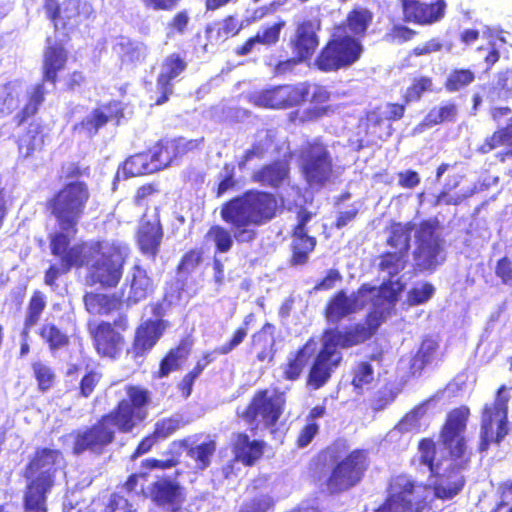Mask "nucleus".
<instances>
[{
	"mask_svg": "<svg viewBox=\"0 0 512 512\" xmlns=\"http://www.w3.org/2000/svg\"><path fill=\"white\" fill-rule=\"evenodd\" d=\"M418 451L420 453V463L425 465L431 474L437 470L436 460V443L430 437H424L418 442Z\"/></svg>",
	"mask_w": 512,
	"mask_h": 512,
	"instance_id": "nucleus-59",
	"label": "nucleus"
},
{
	"mask_svg": "<svg viewBox=\"0 0 512 512\" xmlns=\"http://www.w3.org/2000/svg\"><path fill=\"white\" fill-rule=\"evenodd\" d=\"M68 42V37L61 40L50 36L46 38L42 57L41 82L34 84L26 93L25 103L12 117L15 126L24 124L38 114L47 93L44 83L55 85L59 81V73L65 69L69 58Z\"/></svg>",
	"mask_w": 512,
	"mask_h": 512,
	"instance_id": "nucleus-7",
	"label": "nucleus"
},
{
	"mask_svg": "<svg viewBox=\"0 0 512 512\" xmlns=\"http://www.w3.org/2000/svg\"><path fill=\"white\" fill-rule=\"evenodd\" d=\"M458 105L453 101H444L432 107L422 119L420 125L424 128L455 122L458 118Z\"/></svg>",
	"mask_w": 512,
	"mask_h": 512,
	"instance_id": "nucleus-42",
	"label": "nucleus"
},
{
	"mask_svg": "<svg viewBox=\"0 0 512 512\" xmlns=\"http://www.w3.org/2000/svg\"><path fill=\"white\" fill-rule=\"evenodd\" d=\"M276 196L267 191L249 189L241 195L225 201L220 208L221 219L231 226L211 225L205 235L214 246L215 254L228 253L234 244L251 243L257 238V231L252 227L270 222L277 214Z\"/></svg>",
	"mask_w": 512,
	"mask_h": 512,
	"instance_id": "nucleus-2",
	"label": "nucleus"
},
{
	"mask_svg": "<svg viewBox=\"0 0 512 512\" xmlns=\"http://www.w3.org/2000/svg\"><path fill=\"white\" fill-rule=\"evenodd\" d=\"M315 59L321 72H336L356 63L363 52L361 42L350 34H332Z\"/></svg>",
	"mask_w": 512,
	"mask_h": 512,
	"instance_id": "nucleus-12",
	"label": "nucleus"
},
{
	"mask_svg": "<svg viewBox=\"0 0 512 512\" xmlns=\"http://www.w3.org/2000/svg\"><path fill=\"white\" fill-rule=\"evenodd\" d=\"M43 8L55 28L78 24L91 12V5L84 0H64L61 5L57 0H44Z\"/></svg>",
	"mask_w": 512,
	"mask_h": 512,
	"instance_id": "nucleus-21",
	"label": "nucleus"
},
{
	"mask_svg": "<svg viewBox=\"0 0 512 512\" xmlns=\"http://www.w3.org/2000/svg\"><path fill=\"white\" fill-rule=\"evenodd\" d=\"M128 327V316L119 314L112 323L101 321L91 329L90 336L97 355L110 360L118 359L125 345V337L121 332Z\"/></svg>",
	"mask_w": 512,
	"mask_h": 512,
	"instance_id": "nucleus-16",
	"label": "nucleus"
},
{
	"mask_svg": "<svg viewBox=\"0 0 512 512\" xmlns=\"http://www.w3.org/2000/svg\"><path fill=\"white\" fill-rule=\"evenodd\" d=\"M319 45L317 34H296L291 41L292 52L300 62L312 57Z\"/></svg>",
	"mask_w": 512,
	"mask_h": 512,
	"instance_id": "nucleus-49",
	"label": "nucleus"
},
{
	"mask_svg": "<svg viewBox=\"0 0 512 512\" xmlns=\"http://www.w3.org/2000/svg\"><path fill=\"white\" fill-rule=\"evenodd\" d=\"M45 308H46L45 294L40 290H34L29 299V302L27 305L26 316H25L24 323H23L22 334L24 336H27L30 329L39 322L41 315L44 312Z\"/></svg>",
	"mask_w": 512,
	"mask_h": 512,
	"instance_id": "nucleus-47",
	"label": "nucleus"
},
{
	"mask_svg": "<svg viewBox=\"0 0 512 512\" xmlns=\"http://www.w3.org/2000/svg\"><path fill=\"white\" fill-rule=\"evenodd\" d=\"M34 117L35 116L24 123V125H27L16 139L18 153L23 158L32 157L45 146V139L47 137L46 125L40 120H34ZM19 127H21V125Z\"/></svg>",
	"mask_w": 512,
	"mask_h": 512,
	"instance_id": "nucleus-26",
	"label": "nucleus"
},
{
	"mask_svg": "<svg viewBox=\"0 0 512 512\" xmlns=\"http://www.w3.org/2000/svg\"><path fill=\"white\" fill-rule=\"evenodd\" d=\"M183 426L184 422L181 419L177 417H165L154 424L152 434L158 441L165 440L175 434Z\"/></svg>",
	"mask_w": 512,
	"mask_h": 512,
	"instance_id": "nucleus-57",
	"label": "nucleus"
},
{
	"mask_svg": "<svg viewBox=\"0 0 512 512\" xmlns=\"http://www.w3.org/2000/svg\"><path fill=\"white\" fill-rule=\"evenodd\" d=\"M203 261V251L200 248H192L186 251L176 266V272L182 275H190Z\"/></svg>",
	"mask_w": 512,
	"mask_h": 512,
	"instance_id": "nucleus-58",
	"label": "nucleus"
},
{
	"mask_svg": "<svg viewBox=\"0 0 512 512\" xmlns=\"http://www.w3.org/2000/svg\"><path fill=\"white\" fill-rule=\"evenodd\" d=\"M154 290L153 279L140 264H134L127 273L120 289L126 306L136 305L148 298Z\"/></svg>",
	"mask_w": 512,
	"mask_h": 512,
	"instance_id": "nucleus-22",
	"label": "nucleus"
},
{
	"mask_svg": "<svg viewBox=\"0 0 512 512\" xmlns=\"http://www.w3.org/2000/svg\"><path fill=\"white\" fill-rule=\"evenodd\" d=\"M404 18L420 25L440 21L445 15L446 2L436 0L433 3H423L420 0H400Z\"/></svg>",
	"mask_w": 512,
	"mask_h": 512,
	"instance_id": "nucleus-25",
	"label": "nucleus"
},
{
	"mask_svg": "<svg viewBox=\"0 0 512 512\" xmlns=\"http://www.w3.org/2000/svg\"><path fill=\"white\" fill-rule=\"evenodd\" d=\"M312 219V213L305 208L297 212V223L291 230V255L289 263L292 266L305 265L309 255L315 250L317 240L308 235L307 224Z\"/></svg>",
	"mask_w": 512,
	"mask_h": 512,
	"instance_id": "nucleus-20",
	"label": "nucleus"
},
{
	"mask_svg": "<svg viewBox=\"0 0 512 512\" xmlns=\"http://www.w3.org/2000/svg\"><path fill=\"white\" fill-rule=\"evenodd\" d=\"M216 451V442L209 440L187 450V455L196 463L199 470H205L211 463V457Z\"/></svg>",
	"mask_w": 512,
	"mask_h": 512,
	"instance_id": "nucleus-51",
	"label": "nucleus"
},
{
	"mask_svg": "<svg viewBox=\"0 0 512 512\" xmlns=\"http://www.w3.org/2000/svg\"><path fill=\"white\" fill-rule=\"evenodd\" d=\"M435 293V287L429 283L424 282L420 287H412L406 297V303L409 306H418L428 302Z\"/></svg>",
	"mask_w": 512,
	"mask_h": 512,
	"instance_id": "nucleus-62",
	"label": "nucleus"
},
{
	"mask_svg": "<svg viewBox=\"0 0 512 512\" xmlns=\"http://www.w3.org/2000/svg\"><path fill=\"white\" fill-rule=\"evenodd\" d=\"M492 94L495 99H503L506 100L512 95V70L506 69L504 71H500L497 74L496 83L492 88Z\"/></svg>",
	"mask_w": 512,
	"mask_h": 512,
	"instance_id": "nucleus-60",
	"label": "nucleus"
},
{
	"mask_svg": "<svg viewBox=\"0 0 512 512\" xmlns=\"http://www.w3.org/2000/svg\"><path fill=\"white\" fill-rule=\"evenodd\" d=\"M475 80L472 70L466 68L453 69L447 76L444 87L448 92H457L469 86Z\"/></svg>",
	"mask_w": 512,
	"mask_h": 512,
	"instance_id": "nucleus-54",
	"label": "nucleus"
},
{
	"mask_svg": "<svg viewBox=\"0 0 512 512\" xmlns=\"http://www.w3.org/2000/svg\"><path fill=\"white\" fill-rule=\"evenodd\" d=\"M192 350V340L189 337L182 338L174 347H171L159 362L158 369L153 372L154 379H162L170 373L179 370L188 359Z\"/></svg>",
	"mask_w": 512,
	"mask_h": 512,
	"instance_id": "nucleus-31",
	"label": "nucleus"
},
{
	"mask_svg": "<svg viewBox=\"0 0 512 512\" xmlns=\"http://www.w3.org/2000/svg\"><path fill=\"white\" fill-rule=\"evenodd\" d=\"M314 337H310L297 350L289 353L284 363L280 365L281 377L285 381L295 382L300 379L307 365L309 355L307 350L315 346Z\"/></svg>",
	"mask_w": 512,
	"mask_h": 512,
	"instance_id": "nucleus-36",
	"label": "nucleus"
},
{
	"mask_svg": "<svg viewBox=\"0 0 512 512\" xmlns=\"http://www.w3.org/2000/svg\"><path fill=\"white\" fill-rule=\"evenodd\" d=\"M286 407V396L283 391L261 388L254 392L246 407L237 412L245 424L249 426L252 435H257L260 429L276 431L275 426L282 417Z\"/></svg>",
	"mask_w": 512,
	"mask_h": 512,
	"instance_id": "nucleus-8",
	"label": "nucleus"
},
{
	"mask_svg": "<svg viewBox=\"0 0 512 512\" xmlns=\"http://www.w3.org/2000/svg\"><path fill=\"white\" fill-rule=\"evenodd\" d=\"M166 332V323L146 319L136 328L130 348L133 359L148 355Z\"/></svg>",
	"mask_w": 512,
	"mask_h": 512,
	"instance_id": "nucleus-23",
	"label": "nucleus"
},
{
	"mask_svg": "<svg viewBox=\"0 0 512 512\" xmlns=\"http://www.w3.org/2000/svg\"><path fill=\"white\" fill-rule=\"evenodd\" d=\"M507 390L505 385H501L495 395L492 403L483 406L480 420V440L478 443V452H486L492 443L500 445L509 433L508 421V403L509 396L504 395Z\"/></svg>",
	"mask_w": 512,
	"mask_h": 512,
	"instance_id": "nucleus-10",
	"label": "nucleus"
},
{
	"mask_svg": "<svg viewBox=\"0 0 512 512\" xmlns=\"http://www.w3.org/2000/svg\"><path fill=\"white\" fill-rule=\"evenodd\" d=\"M104 512H138L133 503L119 492L110 494Z\"/></svg>",
	"mask_w": 512,
	"mask_h": 512,
	"instance_id": "nucleus-64",
	"label": "nucleus"
},
{
	"mask_svg": "<svg viewBox=\"0 0 512 512\" xmlns=\"http://www.w3.org/2000/svg\"><path fill=\"white\" fill-rule=\"evenodd\" d=\"M163 237L164 229L159 208H155V213L151 217L147 213H143L135 231V243L139 251L143 255L155 259L160 252Z\"/></svg>",
	"mask_w": 512,
	"mask_h": 512,
	"instance_id": "nucleus-19",
	"label": "nucleus"
},
{
	"mask_svg": "<svg viewBox=\"0 0 512 512\" xmlns=\"http://www.w3.org/2000/svg\"><path fill=\"white\" fill-rule=\"evenodd\" d=\"M384 320V312L373 309L366 314L363 322L325 328L321 333L320 348L306 376V386L312 390L324 387L343 361L341 350L360 346L369 341Z\"/></svg>",
	"mask_w": 512,
	"mask_h": 512,
	"instance_id": "nucleus-3",
	"label": "nucleus"
},
{
	"mask_svg": "<svg viewBox=\"0 0 512 512\" xmlns=\"http://www.w3.org/2000/svg\"><path fill=\"white\" fill-rule=\"evenodd\" d=\"M404 289V284L400 279L392 280L387 279L379 286V295L390 305H395L398 301L399 295Z\"/></svg>",
	"mask_w": 512,
	"mask_h": 512,
	"instance_id": "nucleus-63",
	"label": "nucleus"
},
{
	"mask_svg": "<svg viewBox=\"0 0 512 512\" xmlns=\"http://www.w3.org/2000/svg\"><path fill=\"white\" fill-rule=\"evenodd\" d=\"M369 466L367 449L357 448L350 451L332 466L324 482L327 491L331 495H337L351 490L363 481Z\"/></svg>",
	"mask_w": 512,
	"mask_h": 512,
	"instance_id": "nucleus-11",
	"label": "nucleus"
},
{
	"mask_svg": "<svg viewBox=\"0 0 512 512\" xmlns=\"http://www.w3.org/2000/svg\"><path fill=\"white\" fill-rule=\"evenodd\" d=\"M433 79L429 76H419L412 80L406 88L402 100L405 103L419 102L425 93L433 92Z\"/></svg>",
	"mask_w": 512,
	"mask_h": 512,
	"instance_id": "nucleus-50",
	"label": "nucleus"
},
{
	"mask_svg": "<svg viewBox=\"0 0 512 512\" xmlns=\"http://www.w3.org/2000/svg\"><path fill=\"white\" fill-rule=\"evenodd\" d=\"M499 147H504V149L496 152L494 157L497 162L505 163L512 158V118L509 119L505 126L498 127L485 137L483 142L476 147L475 151L480 155H486Z\"/></svg>",
	"mask_w": 512,
	"mask_h": 512,
	"instance_id": "nucleus-27",
	"label": "nucleus"
},
{
	"mask_svg": "<svg viewBox=\"0 0 512 512\" xmlns=\"http://www.w3.org/2000/svg\"><path fill=\"white\" fill-rule=\"evenodd\" d=\"M203 139L184 137L162 138L148 147L157 172L169 167L174 161L199 149Z\"/></svg>",
	"mask_w": 512,
	"mask_h": 512,
	"instance_id": "nucleus-18",
	"label": "nucleus"
},
{
	"mask_svg": "<svg viewBox=\"0 0 512 512\" xmlns=\"http://www.w3.org/2000/svg\"><path fill=\"white\" fill-rule=\"evenodd\" d=\"M80 269L86 268L85 282L103 290L116 288L124 272L127 247L117 241L91 239L78 241Z\"/></svg>",
	"mask_w": 512,
	"mask_h": 512,
	"instance_id": "nucleus-5",
	"label": "nucleus"
},
{
	"mask_svg": "<svg viewBox=\"0 0 512 512\" xmlns=\"http://www.w3.org/2000/svg\"><path fill=\"white\" fill-rule=\"evenodd\" d=\"M417 258L421 259L428 267L437 264V256L441 252V244L435 235V227L428 221L420 224L418 235Z\"/></svg>",
	"mask_w": 512,
	"mask_h": 512,
	"instance_id": "nucleus-32",
	"label": "nucleus"
},
{
	"mask_svg": "<svg viewBox=\"0 0 512 512\" xmlns=\"http://www.w3.org/2000/svg\"><path fill=\"white\" fill-rule=\"evenodd\" d=\"M266 443L263 440H251L246 432L235 434L232 451L236 460L245 466H253L264 455Z\"/></svg>",
	"mask_w": 512,
	"mask_h": 512,
	"instance_id": "nucleus-33",
	"label": "nucleus"
},
{
	"mask_svg": "<svg viewBox=\"0 0 512 512\" xmlns=\"http://www.w3.org/2000/svg\"><path fill=\"white\" fill-rule=\"evenodd\" d=\"M62 458L59 449L37 448L23 472L26 485L23 491L25 512H48L47 498L55 485L57 463Z\"/></svg>",
	"mask_w": 512,
	"mask_h": 512,
	"instance_id": "nucleus-6",
	"label": "nucleus"
},
{
	"mask_svg": "<svg viewBox=\"0 0 512 512\" xmlns=\"http://www.w3.org/2000/svg\"><path fill=\"white\" fill-rule=\"evenodd\" d=\"M412 222H392L389 226V235L386 243L396 251L408 254L410 250L411 233L414 229Z\"/></svg>",
	"mask_w": 512,
	"mask_h": 512,
	"instance_id": "nucleus-44",
	"label": "nucleus"
},
{
	"mask_svg": "<svg viewBox=\"0 0 512 512\" xmlns=\"http://www.w3.org/2000/svg\"><path fill=\"white\" fill-rule=\"evenodd\" d=\"M311 83L308 81L270 86L251 94L250 102L259 108L286 110L308 101Z\"/></svg>",
	"mask_w": 512,
	"mask_h": 512,
	"instance_id": "nucleus-14",
	"label": "nucleus"
},
{
	"mask_svg": "<svg viewBox=\"0 0 512 512\" xmlns=\"http://www.w3.org/2000/svg\"><path fill=\"white\" fill-rule=\"evenodd\" d=\"M19 104V94L12 82L0 85V118L12 114Z\"/></svg>",
	"mask_w": 512,
	"mask_h": 512,
	"instance_id": "nucleus-52",
	"label": "nucleus"
},
{
	"mask_svg": "<svg viewBox=\"0 0 512 512\" xmlns=\"http://www.w3.org/2000/svg\"><path fill=\"white\" fill-rule=\"evenodd\" d=\"M73 236L60 228L50 235V252L58 259V263L49 265L44 273V283L50 288L57 287L59 277L69 273L72 268L80 269V250L78 242L71 243Z\"/></svg>",
	"mask_w": 512,
	"mask_h": 512,
	"instance_id": "nucleus-15",
	"label": "nucleus"
},
{
	"mask_svg": "<svg viewBox=\"0 0 512 512\" xmlns=\"http://www.w3.org/2000/svg\"><path fill=\"white\" fill-rule=\"evenodd\" d=\"M359 128L364 132L368 143L384 141L393 134L392 124L386 118L381 106L365 112L359 121Z\"/></svg>",
	"mask_w": 512,
	"mask_h": 512,
	"instance_id": "nucleus-28",
	"label": "nucleus"
},
{
	"mask_svg": "<svg viewBox=\"0 0 512 512\" xmlns=\"http://www.w3.org/2000/svg\"><path fill=\"white\" fill-rule=\"evenodd\" d=\"M103 374L96 369H89L81 377L78 385V396L89 398L99 385Z\"/></svg>",
	"mask_w": 512,
	"mask_h": 512,
	"instance_id": "nucleus-61",
	"label": "nucleus"
},
{
	"mask_svg": "<svg viewBox=\"0 0 512 512\" xmlns=\"http://www.w3.org/2000/svg\"><path fill=\"white\" fill-rule=\"evenodd\" d=\"M149 497L156 506L178 512L185 500L184 488L178 482L162 477L150 484Z\"/></svg>",
	"mask_w": 512,
	"mask_h": 512,
	"instance_id": "nucleus-24",
	"label": "nucleus"
},
{
	"mask_svg": "<svg viewBox=\"0 0 512 512\" xmlns=\"http://www.w3.org/2000/svg\"><path fill=\"white\" fill-rule=\"evenodd\" d=\"M126 398L117 402L113 409L101 415L94 423L71 433L72 453L101 456L116 441L117 432L128 434L145 421L151 396L148 389L129 384L125 388Z\"/></svg>",
	"mask_w": 512,
	"mask_h": 512,
	"instance_id": "nucleus-1",
	"label": "nucleus"
},
{
	"mask_svg": "<svg viewBox=\"0 0 512 512\" xmlns=\"http://www.w3.org/2000/svg\"><path fill=\"white\" fill-rule=\"evenodd\" d=\"M187 68V62L178 54L168 55L162 63V71L157 77V85H163L168 89L172 81L180 76Z\"/></svg>",
	"mask_w": 512,
	"mask_h": 512,
	"instance_id": "nucleus-46",
	"label": "nucleus"
},
{
	"mask_svg": "<svg viewBox=\"0 0 512 512\" xmlns=\"http://www.w3.org/2000/svg\"><path fill=\"white\" fill-rule=\"evenodd\" d=\"M355 294L347 295L345 290H338L326 302L323 316L329 324H337L342 319L362 309Z\"/></svg>",
	"mask_w": 512,
	"mask_h": 512,
	"instance_id": "nucleus-29",
	"label": "nucleus"
},
{
	"mask_svg": "<svg viewBox=\"0 0 512 512\" xmlns=\"http://www.w3.org/2000/svg\"><path fill=\"white\" fill-rule=\"evenodd\" d=\"M86 310L90 314L108 316L123 308L125 301L121 294L88 292L83 297Z\"/></svg>",
	"mask_w": 512,
	"mask_h": 512,
	"instance_id": "nucleus-35",
	"label": "nucleus"
},
{
	"mask_svg": "<svg viewBox=\"0 0 512 512\" xmlns=\"http://www.w3.org/2000/svg\"><path fill=\"white\" fill-rule=\"evenodd\" d=\"M252 318L253 314L247 315L242 324L234 330L230 339L221 346L216 347L215 352H218V355H228L240 344H242L248 335L249 324Z\"/></svg>",
	"mask_w": 512,
	"mask_h": 512,
	"instance_id": "nucleus-53",
	"label": "nucleus"
},
{
	"mask_svg": "<svg viewBox=\"0 0 512 512\" xmlns=\"http://www.w3.org/2000/svg\"><path fill=\"white\" fill-rule=\"evenodd\" d=\"M408 254L399 251H385L379 255L377 268L386 272L390 278L397 276L407 265Z\"/></svg>",
	"mask_w": 512,
	"mask_h": 512,
	"instance_id": "nucleus-48",
	"label": "nucleus"
},
{
	"mask_svg": "<svg viewBox=\"0 0 512 512\" xmlns=\"http://www.w3.org/2000/svg\"><path fill=\"white\" fill-rule=\"evenodd\" d=\"M333 158L322 137L306 141L299 152V169L309 185L323 186L333 174Z\"/></svg>",
	"mask_w": 512,
	"mask_h": 512,
	"instance_id": "nucleus-13",
	"label": "nucleus"
},
{
	"mask_svg": "<svg viewBox=\"0 0 512 512\" xmlns=\"http://www.w3.org/2000/svg\"><path fill=\"white\" fill-rule=\"evenodd\" d=\"M465 478L456 472L445 473L432 485L434 497L442 501L451 500L464 488Z\"/></svg>",
	"mask_w": 512,
	"mask_h": 512,
	"instance_id": "nucleus-41",
	"label": "nucleus"
},
{
	"mask_svg": "<svg viewBox=\"0 0 512 512\" xmlns=\"http://www.w3.org/2000/svg\"><path fill=\"white\" fill-rule=\"evenodd\" d=\"M275 326L269 322L265 323L260 330L251 337V346L257 350L256 358L259 361H265L271 358L273 346L275 344Z\"/></svg>",
	"mask_w": 512,
	"mask_h": 512,
	"instance_id": "nucleus-43",
	"label": "nucleus"
},
{
	"mask_svg": "<svg viewBox=\"0 0 512 512\" xmlns=\"http://www.w3.org/2000/svg\"><path fill=\"white\" fill-rule=\"evenodd\" d=\"M289 176V162L285 159H276L255 170L251 175V181L277 189L289 179Z\"/></svg>",
	"mask_w": 512,
	"mask_h": 512,
	"instance_id": "nucleus-30",
	"label": "nucleus"
},
{
	"mask_svg": "<svg viewBox=\"0 0 512 512\" xmlns=\"http://www.w3.org/2000/svg\"><path fill=\"white\" fill-rule=\"evenodd\" d=\"M419 486L406 476H397L390 484V493L373 512H423L428 508L426 498L414 497Z\"/></svg>",
	"mask_w": 512,
	"mask_h": 512,
	"instance_id": "nucleus-17",
	"label": "nucleus"
},
{
	"mask_svg": "<svg viewBox=\"0 0 512 512\" xmlns=\"http://www.w3.org/2000/svg\"><path fill=\"white\" fill-rule=\"evenodd\" d=\"M331 93L328 88L321 84H312L309 92L308 100L311 106L303 111L301 122L316 121L331 111L330 101Z\"/></svg>",
	"mask_w": 512,
	"mask_h": 512,
	"instance_id": "nucleus-37",
	"label": "nucleus"
},
{
	"mask_svg": "<svg viewBox=\"0 0 512 512\" xmlns=\"http://www.w3.org/2000/svg\"><path fill=\"white\" fill-rule=\"evenodd\" d=\"M444 392L445 390H437L409 410L399 422L400 429L404 432L419 433L421 431V421L427 414L429 404L440 400Z\"/></svg>",
	"mask_w": 512,
	"mask_h": 512,
	"instance_id": "nucleus-39",
	"label": "nucleus"
},
{
	"mask_svg": "<svg viewBox=\"0 0 512 512\" xmlns=\"http://www.w3.org/2000/svg\"><path fill=\"white\" fill-rule=\"evenodd\" d=\"M34 378L37 381V389L40 392L50 390L56 380V374L52 367L41 361L33 362L31 365Z\"/></svg>",
	"mask_w": 512,
	"mask_h": 512,
	"instance_id": "nucleus-55",
	"label": "nucleus"
},
{
	"mask_svg": "<svg viewBox=\"0 0 512 512\" xmlns=\"http://www.w3.org/2000/svg\"><path fill=\"white\" fill-rule=\"evenodd\" d=\"M37 334L52 356L68 350L71 344L70 335L54 322H44Z\"/></svg>",
	"mask_w": 512,
	"mask_h": 512,
	"instance_id": "nucleus-38",
	"label": "nucleus"
},
{
	"mask_svg": "<svg viewBox=\"0 0 512 512\" xmlns=\"http://www.w3.org/2000/svg\"><path fill=\"white\" fill-rule=\"evenodd\" d=\"M62 172L66 182L46 200L45 208L62 231L76 235L91 198L90 187L82 180L90 177L91 168L70 162L62 166Z\"/></svg>",
	"mask_w": 512,
	"mask_h": 512,
	"instance_id": "nucleus-4",
	"label": "nucleus"
},
{
	"mask_svg": "<svg viewBox=\"0 0 512 512\" xmlns=\"http://www.w3.org/2000/svg\"><path fill=\"white\" fill-rule=\"evenodd\" d=\"M123 117L122 109H112L110 104L103 105L93 109L90 114L85 116L78 124L87 136L93 137L99 130L106 126L110 121L119 120Z\"/></svg>",
	"mask_w": 512,
	"mask_h": 512,
	"instance_id": "nucleus-34",
	"label": "nucleus"
},
{
	"mask_svg": "<svg viewBox=\"0 0 512 512\" xmlns=\"http://www.w3.org/2000/svg\"><path fill=\"white\" fill-rule=\"evenodd\" d=\"M374 19V13L367 7L355 5L346 15L343 28L349 32H367Z\"/></svg>",
	"mask_w": 512,
	"mask_h": 512,
	"instance_id": "nucleus-45",
	"label": "nucleus"
},
{
	"mask_svg": "<svg viewBox=\"0 0 512 512\" xmlns=\"http://www.w3.org/2000/svg\"><path fill=\"white\" fill-rule=\"evenodd\" d=\"M470 414V408L467 405L452 408L446 414L439 430L440 444L458 468H465L471 459L465 436Z\"/></svg>",
	"mask_w": 512,
	"mask_h": 512,
	"instance_id": "nucleus-9",
	"label": "nucleus"
},
{
	"mask_svg": "<svg viewBox=\"0 0 512 512\" xmlns=\"http://www.w3.org/2000/svg\"><path fill=\"white\" fill-rule=\"evenodd\" d=\"M121 169L124 178L150 175L157 172L148 148L126 158L121 164Z\"/></svg>",
	"mask_w": 512,
	"mask_h": 512,
	"instance_id": "nucleus-40",
	"label": "nucleus"
},
{
	"mask_svg": "<svg viewBox=\"0 0 512 512\" xmlns=\"http://www.w3.org/2000/svg\"><path fill=\"white\" fill-rule=\"evenodd\" d=\"M486 36V47H479V50H488V54L485 56L484 61L487 64V68L490 69L500 59V50L506 44V40L501 34H485Z\"/></svg>",
	"mask_w": 512,
	"mask_h": 512,
	"instance_id": "nucleus-56",
	"label": "nucleus"
}]
</instances>
